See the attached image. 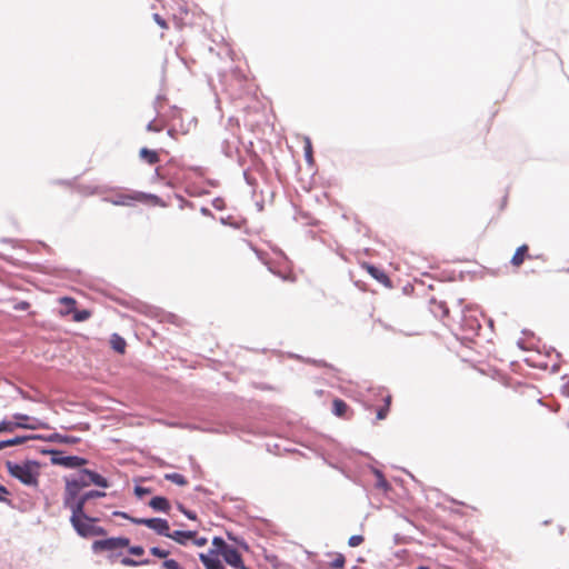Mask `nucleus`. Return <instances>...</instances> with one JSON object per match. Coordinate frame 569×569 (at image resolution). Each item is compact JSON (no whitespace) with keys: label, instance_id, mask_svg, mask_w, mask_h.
<instances>
[{"label":"nucleus","instance_id":"f257e3e1","mask_svg":"<svg viewBox=\"0 0 569 569\" xmlns=\"http://www.w3.org/2000/svg\"><path fill=\"white\" fill-rule=\"evenodd\" d=\"M8 473L18 479L21 483L29 487H38L40 476V465L36 461L27 460L23 462L7 461Z\"/></svg>","mask_w":569,"mask_h":569},{"label":"nucleus","instance_id":"f03ea898","mask_svg":"<svg viewBox=\"0 0 569 569\" xmlns=\"http://www.w3.org/2000/svg\"><path fill=\"white\" fill-rule=\"evenodd\" d=\"M107 200L113 206L132 207L136 203L159 204L160 198L156 194L136 190H124L112 193Z\"/></svg>","mask_w":569,"mask_h":569},{"label":"nucleus","instance_id":"7ed1b4c3","mask_svg":"<svg viewBox=\"0 0 569 569\" xmlns=\"http://www.w3.org/2000/svg\"><path fill=\"white\" fill-rule=\"evenodd\" d=\"M97 521L98 518L89 517L83 509L80 512L72 513L70 517L73 529L82 538L107 535L102 527L96 525Z\"/></svg>","mask_w":569,"mask_h":569},{"label":"nucleus","instance_id":"20e7f679","mask_svg":"<svg viewBox=\"0 0 569 569\" xmlns=\"http://www.w3.org/2000/svg\"><path fill=\"white\" fill-rule=\"evenodd\" d=\"M66 487L63 492V506L72 513L80 512L83 509V499L80 495L81 489L76 480L64 479Z\"/></svg>","mask_w":569,"mask_h":569},{"label":"nucleus","instance_id":"39448f33","mask_svg":"<svg viewBox=\"0 0 569 569\" xmlns=\"http://www.w3.org/2000/svg\"><path fill=\"white\" fill-rule=\"evenodd\" d=\"M130 521L136 525H143L152 530H154L158 535L164 536L168 538L170 532L169 522L166 519L161 518H130Z\"/></svg>","mask_w":569,"mask_h":569},{"label":"nucleus","instance_id":"423d86ee","mask_svg":"<svg viewBox=\"0 0 569 569\" xmlns=\"http://www.w3.org/2000/svg\"><path fill=\"white\" fill-rule=\"evenodd\" d=\"M130 540L124 537L108 538L104 540H96L92 543L93 551L116 550L129 547Z\"/></svg>","mask_w":569,"mask_h":569},{"label":"nucleus","instance_id":"0eeeda50","mask_svg":"<svg viewBox=\"0 0 569 569\" xmlns=\"http://www.w3.org/2000/svg\"><path fill=\"white\" fill-rule=\"evenodd\" d=\"M52 463L63 466L66 468H78L84 466L87 460L78 456H61L59 451L52 452Z\"/></svg>","mask_w":569,"mask_h":569},{"label":"nucleus","instance_id":"6e6552de","mask_svg":"<svg viewBox=\"0 0 569 569\" xmlns=\"http://www.w3.org/2000/svg\"><path fill=\"white\" fill-rule=\"evenodd\" d=\"M46 427L47 426L44 423H41L39 420H33V423L13 422V421H1L0 422V428H1L2 432H12L17 428L36 430V429L46 428Z\"/></svg>","mask_w":569,"mask_h":569},{"label":"nucleus","instance_id":"1a4fd4ad","mask_svg":"<svg viewBox=\"0 0 569 569\" xmlns=\"http://www.w3.org/2000/svg\"><path fill=\"white\" fill-rule=\"evenodd\" d=\"M221 556L223 557L224 561L233 568L249 569L248 567L244 566L242 557L238 552V550L230 546L223 550Z\"/></svg>","mask_w":569,"mask_h":569},{"label":"nucleus","instance_id":"9d476101","mask_svg":"<svg viewBox=\"0 0 569 569\" xmlns=\"http://www.w3.org/2000/svg\"><path fill=\"white\" fill-rule=\"evenodd\" d=\"M196 531L174 530L169 532L168 538L174 540L179 545L186 546L189 540L196 537Z\"/></svg>","mask_w":569,"mask_h":569},{"label":"nucleus","instance_id":"9b49d317","mask_svg":"<svg viewBox=\"0 0 569 569\" xmlns=\"http://www.w3.org/2000/svg\"><path fill=\"white\" fill-rule=\"evenodd\" d=\"M528 251H529V247L527 244H522L520 246L519 248H517L516 252L513 253L512 258H511V264L515 267V268H519L526 258H530V256L528 254Z\"/></svg>","mask_w":569,"mask_h":569},{"label":"nucleus","instance_id":"f8f14e48","mask_svg":"<svg viewBox=\"0 0 569 569\" xmlns=\"http://www.w3.org/2000/svg\"><path fill=\"white\" fill-rule=\"evenodd\" d=\"M363 268L368 271V273L371 277H373L380 283L388 284L390 282L389 277L381 269L369 263H363Z\"/></svg>","mask_w":569,"mask_h":569},{"label":"nucleus","instance_id":"ddd939ff","mask_svg":"<svg viewBox=\"0 0 569 569\" xmlns=\"http://www.w3.org/2000/svg\"><path fill=\"white\" fill-rule=\"evenodd\" d=\"M83 475L88 476V480L90 481V485H96V486H99L102 488L109 487L108 480L94 471H91L89 469H83Z\"/></svg>","mask_w":569,"mask_h":569},{"label":"nucleus","instance_id":"4468645a","mask_svg":"<svg viewBox=\"0 0 569 569\" xmlns=\"http://www.w3.org/2000/svg\"><path fill=\"white\" fill-rule=\"evenodd\" d=\"M149 506L156 511L169 512L170 510V503L168 499L160 496L153 497L150 500Z\"/></svg>","mask_w":569,"mask_h":569},{"label":"nucleus","instance_id":"2eb2a0df","mask_svg":"<svg viewBox=\"0 0 569 569\" xmlns=\"http://www.w3.org/2000/svg\"><path fill=\"white\" fill-rule=\"evenodd\" d=\"M199 559L206 569H222V563L218 557H210V555L199 553Z\"/></svg>","mask_w":569,"mask_h":569},{"label":"nucleus","instance_id":"dca6fc26","mask_svg":"<svg viewBox=\"0 0 569 569\" xmlns=\"http://www.w3.org/2000/svg\"><path fill=\"white\" fill-rule=\"evenodd\" d=\"M140 158L149 164H156L160 161L159 154L154 150L141 148L139 151Z\"/></svg>","mask_w":569,"mask_h":569},{"label":"nucleus","instance_id":"f3484780","mask_svg":"<svg viewBox=\"0 0 569 569\" xmlns=\"http://www.w3.org/2000/svg\"><path fill=\"white\" fill-rule=\"evenodd\" d=\"M59 302L64 306V309L60 310L61 316L71 315L76 310L77 301L71 297H62Z\"/></svg>","mask_w":569,"mask_h":569},{"label":"nucleus","instance_id":"a211bd4d","mask_svg":"<svg viewBox=\"0 0 569 569\" xmlns=\"http://www.w3.org/2000/svg\"><path fill=\"white\" fill-rule=\"evenodd\" d=\"M110 343H111V347L114 351L119 352V353H124L126 351V347H127V342L126 340L117 335V333H113L111 336V339H110Z\"/></svg>","mask_w":569,"mask_h":569},{"label":"nucleus","instance_id":"6ab92c4d","mask_svg":"<svg viewBox=\"0 0 569 569\" xmlns=\"http://www.w3.org/2000/svg\"><path fill=\"white\" fill-rule=\"evenodd\" d=\"M349 407L348 405L339 399V398H336L333 401H332V412L337 416V417H345L347 411H348Z\"/></svg>","mask_w":569,"mask_h":569},{"label":"nucleus","instance_id":"aec40b11","mask_svg":"<svg viewBox=\"0 0 569 569\" xmlns=\"http://www.w3.org/2000/svg\"><path fill=\"white\" fill-rule=\"evenodd\" d=\"M391 400H392V397L389 393L383 398L385 406L377 410V419L378 420H383L387 418L389 409H390Z\"/></svg>","mask_w":569,"mask_h":569},{"label":"nucleus","instance_id":"412c9836","mask_svg":"<svg viewBox=\"0 0 569 569\" xmlns=\"http://www.w3.org/2000/svg\"><path fill=\"white\" fill-rule=\"evenodd\" d=\"M164 478L178 486H187L188 485V480L187 478L181 475V473H177V472H173V473H167L164 476Z\"/></svg>","mask_w":569,"mask_h":569},{"label":"nucleus","instance_id":"4be33fe9","mask_svg":"<svg viewBox=\"0 0 569 569\" xmlns=\"http://www.w3.org/2000/svg\"><path fill=\"white\" fill-rule=\"evenodd\" d=\"M91 317V312L87 309H83V310H74L72 312V319L76 321V322H82V321H86L88 320L89 318Z\"/></svg>","mask_w":569,"mask_h":569},{"label":"nucleus","instance_id":"5701e85b","mask_svg":"<svg viewBox=\"0 0 569 569\" xmlns=\"http://www.w3.org/2000/svg\"><path fill=\"white\" fill-rule=\"evenodd\" d=\"M346 558L342 553H335L333 559L330 562V567L335 569H341L345 567Z\"/></svg>","mask_w":569,"mask_h":569},{"label":"nucleus","instance_id":"b1692460","mask_svg":"<svg viewBox=\"0 0 569 569\" xmlns=\"http://www.w3.org/2000/svg\"><path fill=\"white\" fill-rule=\"evenodd\" d=\"M50 439L53 440V441L61 442V443H76L78 441V439L74 438V437L62 436L60 433L52 435L50 437Z\"/></svg>","mask_w":569,"mask_h":569},{"label":"nucleus","instance_id":"393cba45","mask_svg":"<svg viewBox=\"0 0 569 569\" xmlns=\"http://www.w3.org/2000/svg\"><path fill=\"white\" fill-rule=\"evenodd\" d=\"M106 496V492L103 491H98V490H90L86 493L82 495V499H83V507L86 506V503L90 500V499H93V498H101V497H104Z\"/></svg>","mask_w":569,"mask_h":569},{"label":"nucleus","instance_id":"a878e982","mask_svg":"<svg viewBox=\"0 0 569 569\" xmlns=\"http://www.w3.org/2000/svg\"><path fill=\"white\" fill-rule=\"evenodd\" d=\"M303 150H305V157H306V160L309 162V163H312L313 161V157H312V144H311V141L309 138L306 139L305 141V147H303Z\"/></svg>","mask_w":569,"mask_h":569},{"label":"nucleus","instance_id":"bb28decb","mask_svg":"<svg viewBox=\"0 0 569 569\" xmlns=\"http://www.w3.org/2000/svg\"><path fill=\"white\" fill-rule=\"evenodd\" d=\"M29 439H31V437H28V436L14 437L12 439L6 440V443H7V447H13V446L22 445L26 441H28Z\"/></svg>","mask_w":569,"mask_h":569},{"label":"nucleus","instance_id":"cd10ccee","mask_svg":"<svg viewBox=\"0 0 569 569\" xmlns=\"http://www.w3.org/2000/svg\"><path fill=\"white\" fill-rule=\"evenodd\" d=\"M121 563L126 567H137V566H140V565H148L149 563V560H142V561H137V560H133L131 558H128V557H124L121 559Z\"/></svg>","mask_w":569,"mask_h":569},{"label":"nucleus","instance_id":"c85d7f7f","mask_svg":"<svg viewBox=\"0 0 569 569\" xmlns=\"http://www.w3.org/2000/svg\"><path fill=\"white\" fill-rule=\"evenodd\" d=\"M69 480H76L79 485V488L82 490L84 487L90 486V481L88 480V476L83 475V470H81L80 476L78 478H69Z\"/></svg>","mask_w":569,"mask_h":569},{"label":"nucleus","instance_id":"c756f323","mask_svg":"<svg viewBox=\"0 0 569 569\" xmlns=\"http://www.w3.org/2000/svg\"><path fill=\"white\" fill-rule=\"evenodd\" d=\"M212 545L214 546V549H217L220 553H222L223 550L229 547L221 537H214L212 539Z\"/></svg>","mask_w":569,"mask_h":569},{"label":"nucleus","instance_id":"7c9ffc66","mask_svg":"<svg viewBox=\"0 0 569 569\" xmlns=\"http://www.w3.org/2000/svg\"><path fill=\"white\" fill-rule=\"evenodd\" d=\"M150 552H151V555H153L158 558H162V559L167 558L170 553L168 550L161 549L159 547L150 548Z\"/></svg>","mask_w":569,"mask_h":569},{"label":"nucleus","instance_id":"2f4dec72","mask_svg":"<svg viewBox=\"0 0 569 569\" xmlns=\"http://www.w3.org/2000/svg\"><path fill=\"white\" fill-rule=\"evenodd\" d=\"M377 477H378L377 487L382 489L383 491H387L390 488V486H389L388 481L386 480V478L382 476L381 472H377Z\"/></svg>","mask_w":569,"mask_h":569},{"label":"nucleus","instance_id":"473e14b6","mask_svg":"<svg viewBox=\"0 0 569 569\" xmlns=\"http://www.w3.org/2000/svg\"><path fill=\"white\" fill-rule=\"evenodd\" d=\"M365 538L361 535L351 536L348 540L350 547H358L363 542Z\"/></svg>","mask_w":569,"mask_h":569},{"label":"nucleus","instance_id":"72a5a7b5","mask_svg":"<svg viewBox=\"0 0 569 569\" xmlns=\"http://www.w3.org/2000/svg\"><path fill=\"white\" fill-rule=\"evenodd\" d=\"M163 569H182L174 559H167L162 562Z\"/></svg>","mask_w":569,"mask_h":569},{"label":"nucleus","instance_id":"f704fd0d","mask_svg":"<svg viewBox=\"0 0 569 569\" xmlns=\"http://www.w3.org/2000/svg\"><path fill=\"white\" fill-rule=\"evenodd\" d=\"M13 418L17 420L16 422H26V423H33L34 418H30L27 415L22 413H16L13 415Z\"/></svg>","mask_w":569,"mask_h":569},{"label":"nucleus","instance_id":"c9c22d12","mask_svg":"<svg viewBox=\"0 0 569 569\" xmlns=\"http://www.w3.org/2000/svg\"><path fill=\"white\" fill-rule=\"evenodd\" d=\"M153 20L157 22V24H158L160 28H162V29H164V30L169 28V27H168L167 21H166V20H164L160 14L154 13V14H153Z\"/></svg>","mask_w":569,"mask_h":569},{"label":"nucleus","instance_id":"e433bc0d","mask_svg":"<svg viewBox=\"0 0 569 569\" xmlns=\"http://www.w3.org/2000/svg\"><path fill=\"white\" fill-rule=\"evenodd\" d=\"M150 492H151V490L149 488H144V487H140V486H137L134 488V493L139 498H142L143 496L149 495Z\"/></svg>","mask_w":569,"mask_h":569},{"label":"nucleus","instance_id":"4c0bfd02","mask_svg":"<svg viewBox=\"0 0 569 569\" xmlns=\"http://www.w3.org/2000/svg\"><path fill=\"white\" fill-rule=\"evenodd\" d=\"M270 270H271L273 273H276V274L280 276V277H281L282 279H284V280H289V281H295V280H296V277L293 276V273H292V271H291V270H290V271H288V272H286V273L277 272V271H274V270H272V269H270Z\"/></svg>","mask_w":569,"mask_h":569},{"label":"nucleus","instance_id":"58836bf2","mask_svg":"<svg viewBox=\"0 0 569 569\" xmlns=\"http://www.w3.org/2000/svg\"><path fill=\"white\" fill-rule=\"evenodd\" d=\"M129 552L134 556H142L144 553V549L141 546H133L129 548Z\"/></svg>","mask_w":569,"mask_h":569},{"label":"nucleus","instance_id":"ea45409f","mask_svg":"<svg viewBox=\"0 0 569 569\" xmlns=\"http://www.w3.org/2000/svg\"><path fill=\"white\" fill-rule=\"evenodd\" d=\"M8 496H9L8 489L4 486L0 485V501L9 502V500L7 498Z\"/></svg>","mask_w":569,"mask_h":569},{"label":"nucleus","instance_id":"a19ab883","mask_svg":"<svg viewBox=\"0 0 569 569\" xmlns=\"http://www.w3.org/2000/svg\"><path fill=\"white\" fill-rule=\"evenodd\" d=\"M162 128L163 127L161 124H157L154 121L149 122V124L147 126L148 131L159 132L162 130Z\"/></svg>","mask_w":569,"mask_h":569},{"label":"nucleus","instance_id":"79ce46f5","mask_svg":"<svg viewBox=\"0 0 569 569\" xmlns=\"http://www.w3.org/2000/svg\"><path fill=\"white\" fill-rule=\"evenodd\" d=\"M191 540L198 547H203L208 542L207 538H204V537H197V536L193 539H191Z\"/></svg>","mask_w":569,"mask_h":569},{"label":"nucleus","instance_id":"37998d69","mask_svg":"<svg viewBox=\"0 0 569 569\" xmlns=\"http://www.w3.org/2000/svg\"><path fill=\"white\" fill-rule=\"evenodd\" d=\"M181 511L191 520H194L196 519V513L192 512V511H189V510H186L183 509L182 507H180Z\"/></svg>","mask_w":569,"mask_h":569},{"label":"nucleus","instance_id":"c03bdc74","mask_svg":"<svg viewBox=\"0 0 569 569\" xmlns=\"http://www.w3.org/2000/svg\"><path fill=\"white\" fill-rule=\"evenodd\" d=\"M113 515L118 516V517H122V518L128 519V520H130V518H131L128 513L122 512V511H114Z\"/></svg>","mask_w":569,"mask_h":569},{"label":"nucleus","instance_id":"a18cd8bd","mask_svg":"<svg viewBox=\"0 0 569 569\" xmlns=\"http://www.w3.org/2000/svg\"><path fill=\"white\" fill-rule=\"evenodd\" d=\"M207 555H210V557H218L221 556V553L217 549H210Z\"/></svg>","mask_w":569,"mask_h":569},{"label":"nucleus","instance_id":"49530a36","mask_svg":"<svg viewBox=\"0 0 569 569\" xmlns=\"http://www.w3.org/2000/svg\"><path fill=\"white\" fill-rule=\"evenodd\" d=\"M7 448V443H6V440L3 441H0V450Z\"/></svg>","mask_w":569,"mask_h":569},{"label":"nucleus","instance_id":"de8ad7c7","mask_svg":"<svg viewBox=\"0 0 569 569\" xmlns=\"http://www.w3.org/2000/svg\"><path fill=\"white\" fill-rule=\"evenodd\" d=\"M417 569H429L428 567L420 566Z\"/></svg>","mask_w":569,"mask_h":569},{"label":"nucleus","instance_id":"09e8293b","mask_svg":"<svg viewBox=\"0 0 569 569\" xmlns=\"http://www.w3.org/2000/svg\"><path fill=\"white\" fill-rule=\"evenodd\" d=\"M223 569V568H222Z\"/></svg>","mask_w":569,"mask_h":569}]
</instances>
